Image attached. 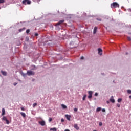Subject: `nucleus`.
<instances>
[{
  "label": "nucleus",
  "mask_w": 131,
  "mask_h": 131,
  "mask_svg": "<svg viewBox=\"0 0 131 131\" xmlns=\"http://www.w3.org/2000/svg\"><path fill=\"white\" fill-rule=\"evenodd\" d=\"M111 7L112 9H113L114 8H119V4L116 2H114L112 4H111Z\"/></svg>",
  "instance_id": "1"
},
{
  "label": "nucleus",
  "mask_w": 131,
  "mask_h": 131,
  "mask_svg": "<svg viewBox=\"0 0 131 131\" xmlns=\"http://www.w3.org/2000/svg\"><path fill=\"white\" fill-rule=\"evenodd\" d=\"M26 3L27 4V5H30L31 4V1H30V0H24L22 2V4L23 5H26Z\"/></svg>",
  "instance_id": "2"
},
{
  "label": "nucleus",
  "mask_w": 131,
  "mask_h": 131,
  "mask_svg": "<svg viewBox=\"0 0 131 131\" xmlns=\"http://www.w3.org/2000/svg\"><path fill=\"white\" fill-rule=\"evenodd\" d=\"M27 75L30 76V75H34V74H35V73H34V72H33L32 71H27Z\"/></svg>",
  "instance_id": "3"
},
{
  "label": "nucleus",
  "mask_w": 131,
  "mask_h": 131,
  "mask_svg": "<svg viewBox=\"0 0 131 131\" xmlns=\"http://www.w3.org/2000/svg\"><path fill=\"white\" fill-rule=\"evenodd\" d=\"M88 94H89L88 99H92L93 97V92L89 91Z\"/></svg>",
  "instance_id": "4"
},
{
  "label": "nucleus",
  "mask_w": 131,
  "mask_h": 131,
  "mask_svg": "<svg viewBox=\"0 0 131 131\" xmlns=\"http://www.w3.org/2000/svg\"><path fill=\"white\" fill-rule=\"evenodd\" d=\"M38 123L40 125H41V126H45V125H46V122L43 120L39 121Z\"/></svg>",
  "instance_id": "5"
},
{
  "label": "nucleus",
  "mask_w": 131,
  "mask_h": 131,
  "mask_svg": "<svg viewBox=\"0 0 131 131\" xmlns=\"http://www.w3.org/2000/svg\"><path fill=\"white\" fill-rule=\"evenodd\" d=\"M74 127L77 130H78L79 129V126H78V125L77 124H74Z\"/></svg>",
  "instance_id": "6"
},
{
  "label": "nucleus",
  "mask_w": 131,
  "mask_h": 131,
  "mask_svg": "<svg viewBox=\"0 0 131 131\" xmlns=\"http://www.w3.org/2000/svg\"><path fill=\"white\" fill-rule=\"evenodd\" d=\"M65 117L67 118V120L70 121V118H71V116L69 115H66Z\"/></svg>",
  "instance_id": "7"
},
{
  "label": "nucleus",
  "mask_w": 131,
  "mask_h": 131,
  "mask_svg": "<svg viewBox=\"0 0 131 131\" xmlns=\"http://www.w3.org/2000/svg\"><path fill=\"white\" fill-rule=\"evenodd\" d=\"M64 20H60L58 23L56 24V26H58V25H61L62 23H63Z\"/></svg>",
  "instance_id": "8"
},
{
  "label": "nucleus",
  "mask_w": 131,
  "mask_h": 131,
  "mask_svg": "<svg viewBox=\"0 0 131 131\" xmlns=\"http://www.w3.org/2000/svg\"><path fill=\"white\" fill-rule=\"evenodd\" d=\"M98 54L99 55H100V56L102 55V49L101 48H98Z\"/></svg>",
  "instance_id": "9"
},
{
  "label": "nucleus",
  "mask_w": 131,
  "mask_h": 131,
  "mask_svg": "<svg viewBox=\"0 0 131 131\" xmlns=\"http://www.w3.org/2000/svg\"><path fill=\"white\" fill-rule=\"evenodd\" d=\"M1 73L4 75V76H7V72H5L4 71H1Z\"/></svg>",
  "instance_id": "10"
},
{
  "label": "nucleus",
  "mask_w": 131,
  "mask_h": 131,
  "mask_svg": "<svg viewBox=\"0 0 131 131\" xmlns=\"http://www.w3.org/2000/svg\"><path fill=\"white\" fill-rule=\"evenodd\" d=\"M2 116H4V115H5L6 114V112L5 111V108H2Z\"/></svg>",
  "instance_id": "11"
},
{
  "label": "nucleus",
  "mask_w": 131,
  "mask_h": 131,
  "mask_svg": "<svg viewBox=\"0 0 131 131\" xmlns=\"http://www.w3.org/2000/svg\"><path fill=\"white\" fill-rule=\"evenodd\" d=\"M26 29L25 28H23L22 29H19L18 30L19 32H22V31H24V30Z\"/></svg>",
  "instance_id": "12"
},
{
  "label": "nucleus",
  "mask_w": 131,
  "mask_h": 131,
  "mask_svg": "<svg viewBox=\"0 0 131 131\" xmlns=\"http://www.w3.org/2000/svg\"><path fill=\"white\" fill-rule=\"evenodd\" d=\"M97 32V27H95L93 31V33L95 34Z\"/></svg>",
  "instance_id": "13"
},
{
  "label": "nucleus",
  "mask_w": 131,
  "mask_h": 131,
  "mask_svg": "<svg viewBox=\"0 0 131 131\" xmlns=\"http://www.w3.org/2000/svg\"><path fill=\"white\" fill-rule=\"evenodd\" d=\"M20 114L23 116V117H26V115L25 114V113H24L23 112H21Z\"/></svg>",
  "instance_id": "14"
},
{
  "label": "nucleus",
  "mask_w": 131,
  "mask_h": 131,
  "mask_svg": "<svg viewBox=\"0 0 131 131\" xmlns=\"http://www.w3.org/2000/svg\"><path fill=\"white\" fill-rule=\"evenodd\" d=\"M50 130H51V131H57V128H51L50 129Z\"/></svg>",
  "instance_id": "15"
},
{
  "label": "nucleus",
  "mask_w": 131,
  "mask_h": 131,
  "mask_svg": "<svg viewBox=\"0 0 131 131\" xmlns=\"http://www.w3.org/2000/svg\"><path fill=\"white\" fill-rule=\"evenodd\" d=\"M110 102L112 103H115V100L113 98H111L110 99Z\"/></svg>",
  "instance_id": "16"
},
{
  "label": "nucleus",
  "mask_w": 131,
  "mask_h": 131,
  "mask_svg": "<svg viewBox=\"0 0 131 131\" xmlns=\"http://www.w3.org/2000/svg\"><path fill=\"white\" fill-rule=\"evenodd\" d=\"M61 107H62L63 109H67V106L64 104H61Z\"/></svg>",
  "instance_id": "17"
},
{
  "label": "nucleus",
  "mask_w": 131,
  "mask_h": 131,
  "mask_svg": "<svg viewBox=\"0 0 131 131\" xmlns=\"http://www.w3.org/2000/svg\"><path fill=\"white\" fill-rule=\"evenodd\" d=\"M6 120H7V117H6V116H3V118H2V120H4V121H6Z\"/></svg>",
  "instance_id": "18"
},
{
  "label": "nucleus",
  "mask_w": 131,
  "mask_h": 131,
  "mask_svg": "<svg viewBox=\"0 0 131 131\" xmlns=\"http://www.w3.org/2000/svg\"><path fill=\"white\" fill-rule=\"evenodd\" d=\"M101 107H98L97 109H96V112H100V111H101Z\"/></svg>",
  "instance_id": "19"
},
{
  "label": "nucleus",
  "mask_w": 131,
  "mask_h": 131,
  "mask_svg": "<svg viewBox=\"0 0 131 131\" xmlns=\"http://www.w3.org/2000/svg\"><path fill=\"white\" fill-rule=\"evenodd\" d=\"M32 67H33V68L32 69V70H35V69H36V67L34 65L32 66Z\"/></svg>",
  "instance_id": "20"
},
{
  "label": "nucleus",
  "mask_w": 131,
  "mask_h": 131,
  "mask_svg": "<svg viewBox=\"0 0 131 131\" xmlns=\"http://www.w3.org/2000/svg\"><path fill=\"white\" fill-rule=\"evenodd\" d=\"M86 98V95H84L83 96V101H84V100H85V98Z\"/></svg>",
  "instance_id": "21"
},
{
  "label": "nucleus",
  "mask_w": 131,
  "mask_h": 131,
  "mask_svg": "<svg viewBox=\"0 0 131 131\" xmlns=\"http://www.w3.org/2000/svg\"><path fill=\"white\" fill-rule=\"evenodd\" d=\"M36 106H37V103H35L33 104V107L34 108Z\"/></svg>",
  "instance_id": "22"
},
{
  "label": "nucleus",
  "mask_w": 131,
  "mask_h": 131,
  "mask_svg": "<svg viewBox=\"0 0 131 131\" xmlns=\"http://www.w3.org/2000/svg\"><path fill=\"white\" fill-rule=\"evenodd\" d=\"M121 101H122V99H121V98H119L118 99V103H120V102H121Z\"/></svg>",
  "instance_id": "23"
},
{
  "label": "nucleus",
  "mask_w": 131,
  "mask_h": 131,
  "mask_svg": "<svg viewBox=\"0 0 131 131\" xmlns=\"http://www.w3.org/2000/svg\"><path fill=\"white\" fill-rule=\"evenodd\" d=\"M52 120H53V119H52V118H49L48 121H49V122H51V121H52Z\"/></svg>",
  "instance_id": "24"
},
{
  "label": "nucleus",
  "mask_w": 131,
  "mask_h": 131,
  "mask_svg": "<svg viewBox=\"0 0 131 131\" xmlns=\"http://www.w3.org/2000/svg\"><path fill=\"white\" fill-rule=\"evenodd\" d=\"M5 121L6 122L7 124H10V121L8 119Z\"/></svg>",
  "instance_id": "25"
},
{
  "label": "nucleus",
  "mask_w": 131,
  "mask_h": 131,
  "mask_svg": "<svg viewBox=\"0 0 131 131\" xmlns=\"http://www.w3.org/2000/svg\"><path fill=\"white\" fill-rule=\"evenodd\" d=\"M5 3V0H0V4H4Z\"/></svg>",
  "instance_id": "26"
},
{
  "label": "nucleus",
  "mask_w": 131,
  "mask_h": 131,
  "mask_svg": "<svg viewBox=\"0 0 131 131\" xmlns=\"http://www.w3.org/2000/svg\"><path fill=\"white\" fill-rule=\"evenodd\" d=\"M29 32H30V29H27L26 30V33L28 34Z\"/></svg>",
  "instance_id": "27"
},
{
  "label": "nucleus",
  "mask_w": 131,
  "mask_h": 131,
  "mask_svg": "<svg viewBox=\"0 0 131 131\" xmlns=\"http://www.w3.org/2000/svg\"><path fill=\"white\" fill-rule=\"evenodd\" d=\"M102 125H103V124L101 122H100L99 123V126H102Z\"/></svg>",
  "instance_id": "28"
},
{
  "label": "nucleus",
  "mask_w": 131,
  "mask_h": 131,
  "mask_svg": "<svg viewBox=\"0 0 131 131\" xmlns=\"http://www.w3.org/2000/svg\"><path fill=\"white\" fill-rule=\"evenodd\" d=\"M117 107H118V108L120 107V104L119 103H117Z\"/></svg>",
  "instance_id": "29"
},
{
  "label": "nucleus",
  "mask_w": 131,
  "mask_h": 131,
  "mask_svg": "<svg viewBox=\"0 0 131 131\" xmlns=\"http://www.w3.org/2000/svg\"><path fill=\"white\" fill-rule=\"evenodd\" d=\"M127 93H128V94H131V90H127Z\"/></svg>",
  "instance_id": "30"
},
{
  "label": "nucleus",
  "mask_w": 131,
  "mask_h": 131,
  "mask_svg": "<svg viewBox=\"0 0 131 131\" xmlns=\"http://www.w3.org/2000/svg\"><path fill=\"white\" fill-rule=\"evenodd\" d=\"M20 109L22 111H25V108H24V107H21Z\"/></svg>",
  "instance_id": "31"
},
{
  "label": "nucleus",
  "mask_w": 131,
  "mask_h": 131,
  "mask_svg": "<svg viewBox=\"0 0 131 131\" xmlns=\"http://www.w3.org/2000/svg\"><path fill=\"white\" fill-rule=\"evenodd\" d=\"M74 111H75V112H77V108H74Z\"/></svg>",
  "instance_id": "32"
},
{
  "label": "nucleus",
  "mask_w": 131,
  "mask_h": 131,
  "mask_svg": "<svg viewBox=\"0 0 131 131\" xmlns=\"http://www.w3.org/2000/svg\"><path fill=\"white\" fill-rule=\"evenodd\" d=\"M102 112H106V110H105V108H103L102 110Z\"/></svg>",
  "instance_id": "33"
},
{
  "label": "nucleus",
  "mask_w": 131,
  "mask_h": 131,
  "mask_svg": "<svg viewBox=\"0 0 131 131\" xmlns=\"http://www.w3.org/2000/svg\"><path fill=\"white\" fill-rule=\"evenodd\" d=\"M35 36H38V34L37 33H35Z\"/></svg>",
  "instance_id": "34"
},
{
  "label": "nucleus",
  "mask_w": 131,
  "mask_h": 131,
  "mask_svg": "<svg viewBox=\"0 0 131 131\" xmlns=\"http://www.w3.org/2000/svg\"><path fill=\"white\" fill-rule=\"evenodd\" d=\"M64 119H61V122H64Z\"/></svg>",
  "instance_id": "35"
},
{
  "label": "nucleus",
  "mask_w": 131,
  "mask_h": 131,
  "mask_svg": "<svg viewBox=\"0 0 131 131\" xmlns=\"http://www.w3.org/2000/svg\"><path fill=\"white\" fill-rule=\"evenodd\" d=\"M128 40H131V38L130 37H127Z\"/></svg>",
  "instance_id": "36"
},
{
  "label": "nucleus",
  "mask_w": 131,
  "mask_h": 131,
  "mask_svg": "<svg viewBox=\"0 0 131 131\" xmlns=\"http://www.w3.org/2000/svg\"><path fill=\"white\" fill-rule=\"evenodd\" d=\"M95 96L96 97H97V96H98V93H95Z\"/></svg>",
  "instance_id": "37"
},
{
  "label": "nucleus",
  "mask_w": 131,
  "mask_h": 131,
  "mask_svg": "<svg viewBox=\"0 0 131 131\" xmlns=\"http://www.w3.org/2000/svg\"><path fill=\"white\" fill-rule=\"evenodd\" d=\"M81 60H83L84 59V57L83 56H81V58H80Z\"/></svg>",
  "instance_id": "38"
},
{
  "label": "nucleus",
  "mask_w": 131,
  "mask_h": 131,
  "mask_svg": "<svg viewBox=\"0 0 131 131\" xmlns=\"http://www.w3.org/2000/svg\"><path fill=\"white\" fill-rule=\"evenodd\" d=\"M97 20L98 21H101V19H99V18H97Z\"/></svg>",
  "instance_id": "39"
},
{
  "label": "nucleus",
  "mask_w": 131,
  "mask_h": 131,
  "mask_svg": "<svg viewBox=\"0 0 131 131\" xmlns=\"http://www.w3.org/2000/svg\"><path fill=\"white\" fill-rule=\"evenodd\" d=\"M14 84V85L15 86H16V84H17V83H16V82H15V83H14V84Z\"/></svg>",
  "instance_id": "40"
},
{
  "label": "nucleus",
  "mask_w": 131,
  "mask_h": 131,
  "mask_svg": "<svg viewBox=\"0 0 131 131\" xmlns=\"http://www.w3.org/2000/svg\"><path fill=\"white\" fill-rule=\"evenodd\" d=\"M129 99H131V95L129 96Z\"/></svg>",
  "instance_id": "41"
},
{
  "label": "nucleus",
  "mask_w": 131,
  "mask_h": 131,
  "mask_svg": "<svg viewBox=\"0 0 131 131\" xmlns=\"http://www.w3.org/2000/svg\"><path fill=\"white\" fill-rule=\"evenodd\" d=\"M126 55H127V53H126Z\"/></svg>",
  "instance_id": "42"
}]
</instances>
